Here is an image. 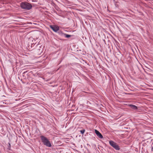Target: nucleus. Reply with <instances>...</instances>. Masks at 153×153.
Wrapping results in <instances>:
<instances>
[{"instance_id": "obj_4", "label": "nucleus", "mask_w": 153, "mask_h": 153, "mask_svg": "<svg viewBox=\"0 0 153 153\" xmlns=\"http://www.w3.org/2000/svg\"><path fill=\"white\" fill-rule=\"evenodd\" d=\"M50 27L55 32H57L59 29V26L57 25H50Z\"/></svg>"}, {"instance_id": "obj_11", "label": "nucleus", "mask_w": 153, "mask_h": 153, "mask_svg": "<svg viewBox=\"0 0 153 153\" xmlns=\"http://www.w3.org/2000/svg\"><path fill=\"white\" fill-rule=\"evenodd\" d=\"M36 45V46L37 45H38V44H36V43H35L34 44V43H33L31 44V47H33L34 45Z\"/></svg>"}, {"instance_id": "obj_7", "label": "nucleus", "mask_w": 153, "mask_h": 153, "mask_svg": "<svg viewBox=\"0 0 153 153\" xmlns=\"http://www.w3.org/2000/svg\"><path fill=\"white\" fill-rule=\"evenodd\" d=\"M63 36H65L66 38H68L71 37V36L70 35L67 34L66 33H64Z\"/></svg>"}, {"instance_id": "obj_10", "label": "nucleus", "mask_w": 153, "mask_h": 153, "mask_svg": "<svg viewBox=\"0 0 153 153\" xmlns=\"http://www.w3.org/2000/svg\"><path fill=\"white\" fill-rule=\"evenodd\" d=\"M85 131V130L84 129H82L80 131V133L82 134H83L84 133Z\"/></svg>"}, {"instance_id": "obj_2", "label": "nucleus", "mask_w": 153, "mask_h": 153, "mask_svg": "<svg viewBox=\"0 0 153 153\" xmlns=\"http://www.w3.org/2000/svg\"><path fill=\"white\" fill-rule=\"evenodd\" d=\"M20 6L23 9L26 10H29L31 9L32 6L31 4L27 2H22L21 3Z\"/></svg>"}, {"instance_id": "obj_1", "label": "nucleus", "mask_w": 153, "mask_h": 153, "mask_svg": "<svg viewBox=\"0 0 153 153\" xmlns=\"http://www.w3.org/2000/svg\"><path fill=\"white\" fill-rule=\"evenodd\" d=\"M40 137L44 145L48 147H51V144L47 138L42 135L40 136Z\"/></svg>"}, {"instance_id": "obj_8", "label": "nucleus", "mask_w": 153, "mask_h": 153, "mask_svg": "<svg viewBox=\"0 0 153 153\" xmlns=\"http://www.w3.org/2000/svg\"><path fill=\"white\" fill-rule=\"evenodd\" d=\"M7 149L9 150H11V145L9 143L7 145Z\"/></svg>"}, {"instance_id": "obj_3", "label": "nucleus", "mask_w": 153, "mask_h": 153, "mask_svg": "<svg viewBox=\"0 0 153 153\" xmlns=\"http://www.w3.org/2000/svg\"><path fill=\"white\" fill-rule=\"evenodd\" d=\"M109 143L110 145L116 150H119L120 149V147L117 144L114 142L113 141H109Z\"/></svg>"}, {"instance_id": "obj_5", "label": "nucleus", "mask_w": 153, "mask_h": 153, "mask_svg": "<svg viewBox=\"0 0 153 153\" xmlns=\"http://www.w3.org/2000/svg\"><path fill=\"white\" fill-rule=\"evenodd\" d=\"M95 132L96 134H97V136L100 138L102 139L103 138V137L102 134L98 130L95 129Z\"/></svg>"}, {"instance_id": "obj_9", "label": "nucleus", "mask_w": 153, "mask_h": 153, "mask_svg": "<svg viewBox=\"0 0 153 153\" xmlns=\"http://www.w3.org/2000/svg\"><path fill=\"white\" fill-rule=\"evenodd\" d=\"M59 34L62 36H63L64 33H62L61 31H59L58 32Z\"/></svg>"}, {"instance_id": "obj_13", "label": "nucleus", "mask_w": 153, "mask_h": 153, "mask_svg": "<svg viewBox=\"0 0 153 153\" xmlns=\"http://www.w3.org/2000/svg\"><path fill=\"white\" fill-rule=\"evenodd\" d=\"M27 72V71H25V72H24L23 73V74H25V73H26V72Z\"/></svg>"}, {"instance_id": "obj_6", "label": "nucleus", "mask_w": 153, "mask_h": 153, "mask_svg": "<svg viewBox=\"0 0 153 153\" xmlns=\"http://www.w3.org/2000/svg\"><path fill=\"white\" fill-rule=\"evenodd\" d=\"M128 106L133 109L135 110L137 109V107L135 105L129 104L128 105Z\"/></svg>"}, {"instance_id": "obj_12", "label": "nucleus", "mask_w": 153, "mask_h": 153, "mask_svg": "<svg viewBox=\"0 0 153 153\" xmlns=\"http://www.w3.org/2000/svg\"><path fill=\"white\" fill-rule=\"evenodd\" d=\"M151 151H153V147L152 148Z\"/></svg>"}]
</instances>
